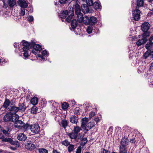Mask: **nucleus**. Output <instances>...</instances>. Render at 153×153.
<instances>
[{
	"label": "nucleus",
	"mask_w": 153,
	"mask_h": 153,
	"mask_svg": "<svg viewBox=\"0 0 153 153\" xmlns=\"http://www.w3.org/2000/svg\"><path fill=\"white\" fill-rule=\"evenodd\" d=\"M25 9L24 8H22L20 12V16H23L25 14Z\"/></svg>",
	"instance_id": "42"
},
{
	"label": "nucleus",
	"mask_w": 153,
	"mask_h": 153,
	"mask_svg": "<svg viewBox=\"0 0 153 153\" xmlns=\"http://www.w3.org/2000/svg\"><path fill=\"white\" fill-rule=\"evenodd\" d=\"M68 106L69 105L66 102H64L62 105V108L64 110L67 109Z\"/></svg>",
	"instance_id": "32"
},
{
	"label": "nucleus",
	"mask_w": 153,
	"mask_h": 153,
	"mask_svg": "<svg viewBox=\"0 0 153 153\" xmlns=\"http://www.w3.org/2000/svg\"><path fill=\"white\" fill-rule=\"evenodd\" d=\"M89 123H90L89 125H90L91 128L94 126L95 125L93 122H90Z\"/></svg>",
	"instance_id": "53"
},
{
	"label": "nucleus",
	"mask_w": 153,
	"mask_h": 153,
	"mask_svg": "<svg viewBox=\"0 0 153 153\" xmlns=\"http://www.w3.org/2000/svg\"><path fill=\"white\" fill-rule=\"evenodd\" d=\"M18 3L22 8H26L28 6L27 4L24 0H19L18 1Z\"/></svg>",
	"instance_id": "16"
},
{
	"label": "nucleus",
	"mask_w": 153,
	"mask_h": 153,
	"mask_svg": "<svg viewBox=\"0 0 153 153\" xmlns=\"http://www.w3.org/2000/svg\"><path fill=\"white\" fill-rule=\"evenodd\" d=\"M94 120L97 122V123L98 122L100 121V119H99V118L97 117L96 118L94 119Z\"/></svg>",
	"instance_id": "55"
},
{
	"label": "nucleus",
	"mask_w": 153,
	"mask_h": 153,
	"mask_svg": "<svg viewBox=\"0 0 153 153\" xmlns=\"http://www.w3.org/2000/svg\"><path fill=\"white\" fill-rule=\"evenodd\" d=\"M33 18L32 16H29L27 18V20L29 22H31L33 21Z\"/></svg>",
	"instance_id": "48"
},
{
	"label": "nucleus",
	"mask_w": 153,
	"mask_h": 153,
	"mask_svg": "<svg viewBox=\"0 0 153 153\" xmlns=\"http://www.w3.org/2000/svg\"><path fill=\"white\" fill-rule=\"evenodd\" d=\"M144 4V1L143 0H137L136 2V6L134 9L140 10V7L143 6Z\"/></svg>",
	"instance_id": "13"
},
{
	"label": "nucleus",
	"mask_w": 153,
	"mask_h": 153,
	"mask_svg": "<svg viewBox=\"0 0 153 153\" xmlns=\"http://www.w3.org/2000/svg\"><path fill=\"white\" fill-rule=\"evenodd\" d=\"M74 15V8L72 7L70 8V9L69 10L63 11L60 13L59 16L62 19H65H65V20L67 22H70Z\"/></svg>",
	"instance_id": "2"
},
{
	"label": "nucleus",
	"mask_w": 153,
	"mask_h": 153,
	"mask_svg": "<svg viewBox=\"0 0 153 153\" xmlns=\"http://www.w3.org/2000/svg\"><path fill=\"white\" fill-rule=\"evenodd\" d=\"M91 107L90 106H86L85 108V109L87 110H90Z\"/></svg>",
	"instance_id": "56"
},
{
	"label": "nucleus",
	"mask_w": 153,
	"mask_h": 153,
	"mask_svg": "<svg viewBox=\"0 0 153 153\" xmlns=\"http://www.w3.org/2000/svg\"><path fill=\"white\" fill-rule=\"evenodd\" d=\"M91 25H89L88 26L87 29V32L89 34H90L92 32V31L93 29V27Z\"/></svg>",
	"instance_id": "35"
},
{
	"label": "nucleus",
	"mask_w": 153,
	"mask_h": 153,
	"mask_svg": "<svg viewBox=\"0 0 153 153\" xmlns=\"http://www.w3.org/2000/svg\"><path fill=\"white\" fill-rule=\"evenodd\" d=\"M62 144L64 146H67L69 145L70 143L67 140H65L64 141H63L62 143Z\"/></svg>",
	"instance_id": "41"
},
{
	"label": "nucleus",
	"mask_w": 153,
	"mask_h": 153,
	"mask_svg": "<svg viewBox=\"0 0 153 153\" xmlns=\"http://www.w3.org/2000/svg\"><path fill=\"white\" fill-rule=\"evenodd\" d=\"M95 115V113L93 111L91 112L89 114V117H92L94 116Z\"/></svg>",
	"instance_id": "50"
},
{
	"label": "nucleus",
	"mask_w": 153,
	"mask_h": 153,
	"mask_svg": "<svg viewBox=\"0 0 153 153\" xmlns=\"http://www.w3.org/2000/svg\"><path fill=\"white\" fill-rule=\"evenodd\" d=\"M39 153H48V150L43 148L39 149Z\"/></svg>",
	"instance_id": "40"
},
{
	"label": "nucleus",
	"mask_w": 153,
	"mask_h": 153,
	"mask_svg": "<svg viewBox=\"0 0 153 153\" xmlns=\"http://www.w3.org/2000/svg\"><path fill=\"white\" fill-rule=\"evenodd\" d=\"M67 0H59V2L60 4H63L66 2Z\"/></svg>",
	"instance_id": "51"
},
{
	"label": "nucleus",
	"mask_w": 153,
	"mask_h": 153,
	"mask_svg": "<svg viewBox=\"0 0 153 153\" xmlns=\"http://www.w3.org/2000/svg\"><path fill=\"white\" fill-rule=\"evenodd\" d=\"M81 143L80 145L82 146H84L86 143L88 141L87 138L82 137L81 140Z\"/></svg>",
	"instance_id": "30"
},
{
	"label": "nucleus",
	"mask_w": 153,
	"mask_h": 153,
	"mask_svg": "<svg viewBox=\"0 0 153 153\" xmlns=\"http://www.w3.org/2000/svg\"><path fill=\"white\" fill-rule=\"evenodd\" d=\"M81 130L80 127L79 126H76L74 127V129L73 130L75 133H77L78 135V133Z\"/></svg>",
	"instance_id": "34"
},
{
	"label": "nucleus",
	"mask_w": 153,
	"mask_h": 153,
	"mask_svg": "<svg viewBox=\"0 0 153 153\" xmlns=\"http://www.w3.org/2000/svg\"><path fill=\"white\" fill-rule=\"evenodd\" d=\"M82 20L80 22H79V23L83 22L84 23L85 25H90V19L87 16H85L84 17L83 16V15L82 16Z\"/></svg>",
	"instance_id": "17"
},
{
	"label": "nucleus",
	"mask_w": 153,
	"mask_h": 153,
	"mask_svg": "<svg viewBox=\"0 0 153 153\" xmlns=\"http://www.w3.org/2000/svg\"><path fill=\"white\" fill-rule=\"evenodd\" d=\"M88 121L87 118H84L82 119V123L81 125V127L84 128Z\"/></svg>",
	"instance_id": "26"
},
{
	"label": "nucleus",
	"mask_w": 153,
	"mask_h": 153,
	"mask_svg": "<svg viewBox=\"0 0 153 153\" xmlns=\"http://www.w3.org/2000/svg\"><path fill=\"white\" fill-rule=\"evenodd\" d=\"M77 116L72 115L69 119L70 122L72 123L76 124L78 120Z\"/></svg>",
	"instance_id": "15"
},
{
	"label": "nucleus",
	"mask_w": 153,
	"mask_h": 153,
	"mask_svg": "<svg viewBox=\"0 0 153 153\" xmlns=\"http://www.w3.org/2000/svg\"><path fill=\"white\" fill-rule=\"evenodd\" d=\"M128 143V140L127 138H124L122 139L121 142V144L120 145V148H127L126 146Z\"/></svg>",
	"instance_id": "9"
},
{
	"label": "nucleus",
	"mask_w": 153,
	"mask_h": 153,
	"mask_svg": "<svg viewBox=\"0 0 153 153\" xmlns=\"http://www.w3.org/2000/svg\"><path fill=\"white\" fill-rule=\"evenodd\" d=\"M150 55V51H147L144 54L143 56L146 59Z\"/></svg>",
	"instance_id": "37"
},
{
	"label": "nucleus",
	"mask_w": 153,
	"mask_h": 153,
	"mask_svg": "<svg viewBox=\"0 0 153 153\" xmlns=\"http://www.w3.org/2000/svg\"><path fill=\"white\" fill-rule=\"evenodd\" d=\"M153 40V36H152L149 39V42H152V41Z\"/></svg>",
	"instance_id": "58"
},
{
	"label": "nucleus",
	"mask_w": 153,
	"mask_h": 153,
	"mask_svg": "<svg viewBox=\"0 0 153 153\" xmlns=\"http://www.w3.org/2000/svg\"><path fill=\"white\" fill-rule=\"evenodd\" d=\"M16 4V1L15 0H8V4L10 7H13Z\"/></svg>",
	"instance_id": "29"
},
{
	"label": "nucleus",
	"mask_w": 153,
	"mask_h": 153,
	"mask_svg": "<svg viewBox=\"0 0 153 153\" xmlns=\"http://www.w3.org/2000/svg\"><path fill=\"white\" fill-rule=\"evenodd\" d=\"M110 153V152L107 150L103 148H101L99 153Z\"/></svg>",
	"instance_id": "46"
},
{
	"label": "nucleus",
	"mask_w": 153,
	"mask_h": 153,
	"mask_svg": "<svg viewBox=\"0 0 153 153\" xmlns=\"http://www.w3.org/2000/svg\"><path fill=\"white\" fill-rule=\"evenodd\" d=\"M82 10L84 13H87L89 11V8L88 5L86 4H83L81 6Z\"/></svg>",
	"instance_id": "18"
},
{
	"label": "nucleus",
	"mask_w": 153,
	"mask_h": 153,
	"mask_svg": "<svg viewBox=\"0 0 153 153\" xmlns=\"http://www.w3.org/2000/svg\"><path fill=\"white\" fill-rule=\"evenodd\" d=\"M10 103L11 102H10V100L9 99H6L3 106L1 108V109L3 108V107L5 108H7L8 109V108L9 107V105Z\"/></svg>",
	"instance_id": "21"
},
{
	"label": "nucleus",
	"mask_w": 153,
	"mask_h": 153,
	"mask_svg": "<svg viewBox=\"0 0 153 153\" xmlns=\"http://www.w3.org/2000/svg\"><path fill=\"white\" fill-rule=\"evenodd\" d=\"M87 4L89 6H92L93 3L92 0H86Z\"/></svg>",
	"instance_id": "45"
},
{
	"label": "nucleus",
	"mask_w": 153,
	"mask_h": 153,
	"mask_svg": "<svg viewBox=\"0 0 153 153\" xmlns=\"http://www.w3.org/2000/svg\"><path fill=\"white\" fill-rule=\"evenodd\" d=\"M81 149L80 147H79L77 149H76V153H81Z\"/></svg>",
	"instance_id": "49"
},
{
	"label": "nucleus",
	"mask_w": 153,
	"mask_h": 153,
	"mask_svg": "<svg viewBox=\"0 0 153 153\" xmlns=\"http://www.w3.org/2000/svg\"><path fill=\"white\" fill-rule=\"evenodd\" d=\"M18 117H16L14 120L15 127L19 129H27L29 128V125L27 123L25 124L22 121L18 120Z\"/></svg>",
	"instance_id": "3"
},
{
	"label": "nucleus",
	"mask_w": 153,
	"mask_h": 153,
	"mask_svg": "<svg viewBox=\"0 0 153 153\" xmlns=\"http://www.w3.org/2000/svg\"><path fill=\"white\" fill-rule=\"evenodd\" d=\"M74 145L72 144L69 145V146L68 147V152H70L73 151L74 149Z\"/></svg>",
	"instance_id": "39"
},
{
	"label": "nucleus",
	"mask_w": 153,
	"mask_h": 153,
	"mask_svg": "<svg viewBox=\"0 0 153 153\" xmlns=\"http://www.w3.org/2000/svg\"><path fill=\"white\" fill-rule=\"evenodd\" d=\"M7 61L5 59H1V64L2 63V64H3L5 63Z\"/></svg>",
	"instance_id": "52"
},
{
	"label": "nucleus",
	"mask_w": 153,
	"mask_h": 153,
	"mask_svg": "<svg viewBox=\"0 0 153 153\" xmlns=\"http://www.w3.org/2000/svg\"><path fill=\"white\" fill-rule=\"evenodd\" d=\"M14 46L15 48H18L19 45L16 43H14Z\"/></svg>",
	"instance_id": "61"
},
{
	"label": "nucleus",
	"mask_w": 153,
	"mask_h": 153,
	"mask_svg": "<svg viewBox=\"0 0 153 153\" xmlns=\"http://www.w3.org/2000/svg\"><path fill=\"white\" fill-rule=\"evenodd\" d=\"M119 150V153H127V148H120Z\"/></svg>",
	"instance_id": "38"
},
{
	"label": "nucleus",
	"mask_w": 153,
	"mask_h": 153,
	"mask_svg": "<svg viewBox=\"0 0 153 153\" xmlns=\"http://www.w3.org/2000/svg\"><path fill=\"white\" fill-rule=\"evenodd\" d=\"M10 148L11 149H12V150H15L16 149V147H12V146H10Z\"/></svg>",
	"instance_id": "59"
},
{
	"label": "nucleus",
	"mask_w": 153,
	"mask_h": 153,
	"mask_svg": "<svg viewBox=\"0 0 153 153\" xmlns=\"http://www.w3.org/2000/svg\"><path fill=\"white\" fill-rule=\"evenodd\" d=\"M38 56L40 58H41L42 60H45V59L44 58L43 56L42 55H39Z\"/></svg>",
	"instance_id": "57"
},
{
	"label": "nucleus",
	"mask_w": 153,
	"mask_h": 153,
	"mask_svg": "<svg viewBox=\"0 0 153 153\" xmlns=\"http://www.w3.org/2000/svg\"><path fill=\"white\" fill-rule=\"evenodd\" d=\"M151 11L150 12V13L151 14H153V8H152V9H149Z\"/></svg>",
	"instance_id": "60"
},
{
	"label": "nucleus",
	"mask_w": 153,
	"mask_h": 153,
	"mask_svg": "<svg viewBox=\"0 0 153 153\" xmlns=\"http://www.w3.org/2000/svg\"><path fill=\"white\" fill-rule=\"evenodd\" d=\"M59 124L60 126H62L64 128H65L68 126V121L65 119L62 120L59 123Z\"/></svg>",
	"instance_id": "19"
},
{
	"label": "nucleus",
	"mask_w": 153,
	"mask_h": 153,
	"mask_svg": "<svg viewBox=\"0 0 153 153\" xmlns=\"http://www.w3.org/2000/svg\"><path fill=\"white\" fill-rule=\"evenodd\" d=\"M53 153H60V152L57 151L56 150H54L53 151Z\"/></svg>",
	"instance_id": "62"
},
{
	"label": "nucleus",
	"mask_w": 153,
	"mask_h": 153,
	"mask_svg": "<svg viewBox=\"0 0 153 153\" xmlns=\"http://www.w3.org/2000/svg\"><path fill=\"white\" fill-rule=\"evenodd\" d=\"M90 25H93L97 22V20L96 18L91 16L90 19Z\"/></svg>",
	"instance_id": "24"
},
{
	"label": "nucleus",
	"mask_w": 153,
	"mask_h": 153,
	"mask_svg": "<svg viewBox=\"0 0 153 153\" xmlns=\"http://www.w3.org/2000/svg\"><path fill=\"white\" fill-rule=\"evenodd\" d=\"M10 128L8 127L6 128L5 129L2 130V131L4 134L6 136H9L10 131Z\"/></svg>",
	"instance_id": "27"
},
{
	"label": "nucleus",
	"mask_w": 153,
	"mask_h": 153,
	"mask_svg": "<svg viewBox=\"0 0 153 153\" xmlns=\"http://www.w3.org/2000/svg\"><path fill=\"white\" fill-rule=\"evenodd\" d=\"M21 43L23 47L20 49V51L21 52H24L22 54L25 58V59H27L29 56L28 52L29 49L33 48L32 52L35 55L39 53L42 50V47L40 45L36 44L35 42L32 41L30 42H28L25 40H23Z\"/></svg>",
	"instance_id": "1"
},
{
	"label": "nucleus",
	"mask_w": 153,
	"mask_h": 153,
	"mask_svg": "<svg viewBox=\"0 0 153 153\" xmlns=\"http://www.w3.org/2000/svg\"><path fill=\"white\" fill-rule=\"evenodd\" d=\"M143 35V38L141 39H139L137 42L136 44L138 46H140L145 43L147 40V37L149 36H144Z\"/></svg>",
	"instance_id": "11"
},
{
	"label": "nucleus",
	"mask_w": 153,
	"mask_h": 153,
	"mask_svg": "<svg viewBox=\"0 0 153 153\" xmlns=\"http://www.w3.org/2000/svg\"><path fill=\"white\" fill-rule=\"evenodd\" d=\"M29 127L31 132L35 134H38L40 131V127L38 124L29 125Z\"/></svg>",
	"instance_id": "7"
},
{
	"label": "nucleus",
	"mask_w": 153,
	"mask_h": 153,
	"mask_svg": "<svg viewBox=\"0 0 153 153\" xmlns=\"http://www.w3.org/2000/svg\"><path fill=\"white\" fill-rule=\"evenodd\" d=\"M92 6H93L94 8L96 10L99 9H100L101 8V5L97 1H95L94 3H93Z\"/></svg>",
	"instance_id": "25"
},
{
	"label": "nucleus",
	"mask_w": 153,
	"mask_h": 153,
	"mask_svg": "<svg viewBox=\"0 0 153 153\" xmlns=\"http://www.w3.org/2000/svg\"><path fill=\"white\" fill-rule=\"evenodd\" d=\"M68 136H69L71 139H76L78 135L77 133L72 131V132L69 133L68 134Z\"/></svg>",
	"instance_id": "23"
},
{
	"label": "nucleus",
	"mask_w": 153,
	"mask_h": 153,
	"mask_svg": "<svg viewBox=\"0 0 153 153\" xmlns=\"http://www.w3.org/2000/svg\"><path fill=\"white\" fill-rule=\"evenodd\" d=\"M38 102V99L36 97H33L30 100V102L33 105H36Z\"/></svg>",
	"instance_id": "28"
},
{
	"label": "nucleus",
	"mask_w": 153,
	"mask_h": 153,
	"mask_svg": "<svg viewBox=\"0 0 153 153\" xmlns=\"http://www.w3.org/2000/svg\"><path fill=\"white\" fill-rule=\"evenodd\" d=\"M25 148L28 150L32 151L35 149L36 146L32 143H27L25 145Z\"/></svg>",
	"instance_id": "10"
},
{
	"label": "nucleus",
	"mask_w": 153,
	"mask_h": 153,
	"mask_svg": "<svg viewBox=\"0 0 153 153\" xmlns=\"http://www.w3.org/2000/svg\"><path fill=\"white\" fill-rule=\"evenodd\" d=\"M153 45V43L152 42H149L145 45V47L147 49H149L151 48Z\"/></svg>",
	"instance_id": "31"
},
{
	"label": "nucleus",
	"mask_w": 153,
	"mask_h": 153,
	"mask_svg": "<svg viewBox=\"0 0 153 153\" xmlns=\"http://www.w3.org/2000/svg\"><path fill=\"white\" fill-rule=\"evenodd\" d=\"M1 139L3 142H8V138H5V137L4 135H2L1 137Z\"/></svg>",
	"instance_id": "43"
},
{
	"label": "nucleus",
	"mask_w": 153,
	"mask_h": 153,
	"mask_svg": "<svg viewBox=\"0 0 153 153\" xmlns=\"http://www.w3.org/2000/svg\"><path fill=\"white\" fill-rule=\"evenodd\" d=\"M75 114L77 115V116L80 114V113L79 112V110H76L75 112H74Z\"/></svg>",
	"instance_id": "54"
},
{
	"label": "nucleus",
	"mask_w": 153,
	"mask_h": 153,
	"mask_svg": "<svg viewBox=\"0 0 153 153\" xmlns=\"http://www.w3.org/2000/svg\"><path fill=\"white\" fill-rule=\"evenodd\" d=\"M75 11L76 15L77 16L76 17L79 22H80L82 20V14L81 12L80 6L77 3L75 5Z\"/></svg>",
	"instance_id": "4"
},
{
	"label": "nucleus",
	"mask_w": 153,
	"mask_h": 153,
	"mask_svg": "<svg viewBox=\"0 0 153 153\" xmlns=\"http://www.w3.org/2000/svg\"><path fill=\"white\" fill-rule=\"evenodd\" d=\"M37 107L36 106H34L32 107L31 109V113L33 114H36L37 113Z\"/></svg>",
	"instance_id": "33"
},
{
	"label": "nucleus",
	"mask_w": 153,
	"mask_h": 153,
	"mask_svg": "<svg viewBox=\"0 0 153 153\" xmlns=\"http://www.w3.org/2000/svg\"><path fill=\"white\" fill-rule=\"evenodd\" d=\"M150 55L152 56V57H153V51L151 52H150Z\"/></svg>",
	"instance_id": "64"
},
{
	"label": "nucleus",
	"mask_w": 153,
	"mask_h": 153,
	"mask_svg": "<svg viewBox=\"0 0 153 153\" xmlns=\"http://www.w3.org/2000/svg\"><path fill=\"white\" fill-rule=\"evenodd\" d=\"M150 70L152 69H153V63H152L151 65L150 66Z\"/></svg>",
	"instance_id": "63"
},
{
	"label": "nucleus",
	"mask_w": 153,
	"mask_h": 153,
	"mask_svg": "<svg viewBox=\"0 0 153 153\" xmlns=\"http://www.w3.org/2000/svg\"><path fill=\"white\" fill-rule=\"evenodd\" d=\"M18 110L24 111L26 108V106L24 103H19L18 105Z\"/></svg>",
	"instance_id": "22"
},
{
	"label": "nucleus",
	"mask_w": 153,
	"mask_h": 153,
	"mask_svg": "<svg viewBox=\"0 0 153 153\" xmlns=\"http://www.w3.org/2000/svg\"><path fill=\"white\" fill-rule=\"evenodd\" d=\"M90 124V123H88L86 126H85V128H84L87 131H88L91 128V126H90V125H89Z\"/></svg>",
	"instance_id": "44"
},
{
	"label": "nucleus",
	"mask_w": 153,
	"mask_h": 153,
	"mask_svg": "<svg viewBox=\"0 0 153 153\" xmlns=\"http://www.w3.org/2000/svg\"><path fill=\"white\" fill-rule=\"evenodd\" d=\"M71 21H70L71 22ZM77 22L76 19H73L71 21V26L72 30H74L76 27L77 25Z\"/></svg>",
	"instance_id": "20"
},
{
	"label": "nucleus",
	"mask_w": 153,
	"mask_h": 153,
	"mask_svg": "<svg viewBox=\"0 0 153 153\" xmlns=\"http://www.w3.org/2000/svg\"><path fill=\"white\" fill-rule=\"evenodd\" d=\"M150 27V25L148 22H144L141 25L142 30L144 32L143 34V36H149L150 33L148 31Z\"/></svg>",
	"instance_id": "5"
},
{
	"label": "nucleus",
	"mask_w": 153,
	"mask_h": 153,
	"mask_svg": "<svg viewBox=\"0 0 153 153\" xmlns=\"http://www.w3.org/2000/svg\"><path fill=\"white\" fill-rule=\"evenodd\" d=\"M134 5H132L133 17L135 21H138L140 18V10L134 9Z\"/></svg>",
	"instance_id": "6"
},
{
	"label": "nucleus",
	"mask_w": 153,
	"mask_h": 153,
	"mask_svg": "<svg viewBox=\"0 0 153 153\" xmlns=\"http://www.w3.org/2000/svg\"><path fill=\"white\" fill-rule=\"evenodd\" d=\"M8 110L11 113V114H14L15 115L16 113L19 111L18 108L14 106H9L8 108Z\"/></svg>",
	"instance_id": "12"
},
{
	"label": "nucleus",
	"mask_w": 153,
	"mask_h": 153,
	"mask_svg": "<svg viewBox=\"0 0 153 153\" xmlns=\"http://www.w3.org/2000/svg\"><path fill=\"white\" fill-rule=\"evenodd\" d=\"M18 139L20 141H25L27 139L26 136L23 133H20L17 135Z\"/></svg>",
	"instance_id": "14"
},
{
	"label": "nucleus",
	"mask_w": 153,
	"mask_h": 153,
	"mask_svg": "<svg viewBox=\"0 0 153 153\" xmlns=\"http://www.w3.org/2000/svg\"><path fill=\"white\" fill-rule=\"evenodd\" d=\"M13 115L9 113H6L3 118L4 121L5 122L9 121L14 122V120H13L14 116Z\"/></svg>",
	"instance_id": "8"
},
{
	"label": "nucleus",
	"mask_w": 153,
	"mask_h": 153,
	"mask_svg": "<svg viewBox=\"0 0 153 153\" xmlns=\"http://www.w3.org/2000/svg\"><path fill=\"white\" fill-rule=\"evenodd\" d=\"M42 55L44 56H48L49 53L46 50L43 51L42 53Z\"/></svg>",
	"instance_id": "47"
},
{
	"label": "nucleus",
	"mask_w": 153,
	"mask_h": 153,
	"mask_svg": "<svg viewBox=\"0 0 153 153\" xmlns=\"http://www.w3.org/2000/svg\"><path fill=\"white\" fill-rule=\"evenodd\" d=\"M8 142L9 143H10L11 145H17V143L18 142V141H14L13 140L10 138H8Z\"/></svg>",
	"instance_id": "36"
}]
</instances>
